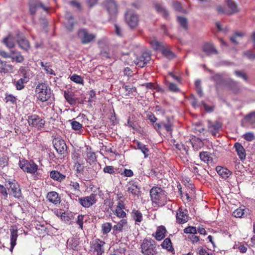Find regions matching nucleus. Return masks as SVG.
Segmentation results:
<instances>
[{"label":"nucleus","instance_id":"nucleus-1","mask_svg":"<svg viewBox=\"0 0 255 255\" xmlns=\"http://www.w3.org/2000/svg\"><path fill=\"white\" fill-rule=\"evenodd\" d=\"M150 196L153 204L162 207L167 203V193L161 188L153 186L150 190Z\"/></svg>","mask_w":255,"mask_h":255},{"label":"nucleus","instance_id":"nucleus-2","mask_svg":"<svg viewBox=\"0 0 255 255\" xmlns=\"http://www.w3.org/2000/svg\"><path fill=\"white\" fill-rule=\"evenodd\" d=\"M35 93L37 99L43 102L48 100L52 95L50 88L44 83H39L37 85Z\"/></svg>","mask_w":255,"mask_h":255},{"label":"nucleus","instance_id":"nucleus-3","mask_svg":"<svg viewBox=\"0 0 255 255\" xmlns=\"http://www.w3.org/2000/svg\"><path fill=\"white\" fill-rule=\"evenodd\" d=\"M156 243L151 239H144L141 245V252L144 255H155L157 254Z\"/></svg>","mask_w":255,"mask_h":255},{"label":"nucleus","instance_id":"nucleus-4","mask_svg":"<svg viewBox=\"0 0 255 255\" xmlns=\"http://www.w3.org/2000/svg\"><path fill=\"white\" fill-rule=\"evenodd\" d=\"M19 166L24 172L34 173L38 169V166L33 160L28 161L25 159L19 160Z\"/></svg>","mask_w":255,"mask_h":255},{"label":"nucleus","instance_id":"nucleus-5","mask_svg":"<svg viewBox=\"0 0 255 255\" xmlns=\"http://www.w3.org/2000/svg\"><path fill=\"white\" fill-rule=\"evenodd\" d=\"M53 144L58 154L63 157H65L67 146L64 140L59 138H54L53 140Z\"/></svg>","mask_w":255,"mask_h":255},{"label":"nucleus","instance_id":"nucleus-6","mask_svg":"<svg viewBox=\"0 0 255 255\" xmlns=\"http://www.w3.org/2000/svg\"><path fill=\"white\" fill-rule=\"evenodd\" d=\"M77 35L83 44L90 43L96 38V35L88 32L86 29H80L78 30Z\"/></svg>","mask_w":255,"mask_h":255},{"label":"nucleus","instance_id":"nucleus-7","mask_svg":"<svg viewBox=\"0 0 255 255\" xmlns=\"http://www.w3.org/2000/svg\"><path fill=\"white\" fill-rule=\"evenodd\" d=\"M27 122L30 126L41 129L44 126L45 121L38 115H33L28 117Z\"/></svg>","mask_w":255,"mask_h":255},{"label":"nucleus","instance_id":"nucleus-8","mask_svg":"<svg viewBox=\"0 0 255 255\" xmlns=\"http://www.w3.org/2000/svg\"><path fill=\"white\" fill-rule=\"evenodd\" d=\"M6 182H8L9 185L8 190L10 193L14 197L19 199L22 197V193L20 185L16 180H13L11 181L8 179L6 181Z\"/></svg>","mask_w":255,"mask_h":255},{"label":"nucleus","instance_id":"nucleus-9","mask_svg":"<svg viewBox=\"0 0 255 255\" xmlns=\"http://www.w3.org/2000/svg\"><path fill=\"white\" fill-rule=\"evenodd\" d=\"M125 19L127 23L130 28H134L138 24V17L131 10H128L125 14Z\"/></svg>","mask_w":255,"mask_h":255},{"label":"nucleus","instance_id":"nucleus-10","mask_svg":"<svg viewBox=\"0 0 255 255\" xmlns=\"http://www.w3.org/2000/svg\"><path fill=\"white\" fill-rule=\"evenodd\" d=\"M21 72L23 74V77L18 80L14 79L12 81V83L15 86L17 90H22L25 87L24 84L27 83L29 81V77L26 71L23 69Z\"/></svg>","mask_w":255,"mask_h":255},{"label":"nucleus","instance_id":"nucleus-11","mask_svg":"<svg viewBox=\"0 0 255 255\" xmlns=\"http://www.w3.org/2000/svg\"><path fill=\"white\" fill-rule=\"evenodd\" d=\"M17 42L20 48L25 51H28L30 47V44L27 39L19 31H17L16 34Z\"/></svg>","mask_w":255,"mask_h":255},{"label":"nucleus","instance_id":"nucleus-12","mask_svg":"<svg viewBox=\"0 0 255 255\" xmlns=\"http://www.w3.org/2000/svg\"><path fill=\"white\" fill-rule=\"evenodd\" d=\"M151 60L150 54L147 52H143L141 55L136 57L134 62L136 65L140 67H143Z\"/></svg>","mask_w":255,"mask_h":255},{"label":"nucleus","instance_id":"nucleus-13","mask_svg":"<svg viewBox=\"0 0 255 255\" xmlns=\"http://www.w3.org/2000/svg\"><path fill=\"white\" fill-rule=\"evenodd\" d=\"M96 194H91L89 196L79 198L78 201L79 203L84 207H89L96 203Z\"/></svg>","mask_w":255,"mask_h":255},{"label":"nucleus","instance_id":"nucleus-14","mask_svg":"<svg viewBox=\"0 0 255 255\" xmlns=\"http://www.w3.org/2000/svg\"><path fill=\"white\" fill-rule=\"evenodd\" d=\"M207 123L209 131L213 135L216 136L222 128V124L218 121L212 122L210 120H208Z\"/></svg>","mask_w":255,"mask_h":255},{"label":"nucleus","instance_id":"nucleus-15","mask_svg":"<svg viewBox=\"0 0 255 255\" xmlns=\"http://www.w3.org/2000/svg\"><path fill=\"white\" fill-rule=\"evenodd\" d=\"M105 7L111 16H114L117 13V6L114 0H108Z\"/></svg>","mask_w":255,"mask_h":255},{"label":"nucleus","instance_id":"nucleus-16","mask_svg":"<svg viewBox=\"0 0 255 255\" xmlns=\"http://www.w3.org/2000/svg\"><path fill=\"white\" fill-rule=\"evenodd\" d=\"M191 104L194 108H197L202 105L207 112H211L213 111V108L208 106L204 101H202L201 103H198L197 99L195 98L194 96L192 95L191 97Z\"/></svg>","mask_w":255,"mask_h":255},{"label":"nucleus","instance_id":"nucleus-17","mask_svg":"<svg viewBox=\"0 0 255 255\" xmlns=\"http://www.w3.org/2000/svg\"><path fill=\"white\" fill-rule=\"evenodd\" d=\"M29 11L32 15L35 13L36 9L39 7L42 8L44 11H47L48 10V7L45 6L42 2H33L32 0H30L29 1Z\"/></svg>","mask_w":255,"mask_h":255},{"label":"nucleus","instance_id":"nucleus-18","mask_svg":"<svg viewBox=\"0 0 255 255\" xmlns=\"http://www.w3.org/2000/svg\"><path fill=\"white\" fill-rule=\"evenodd\" d=\"M105 244V242L100 240L96 241L93 245L94 253L96 255H102L104 252L103 246Z\"/></svg>","mask_w":255,"mask_h":255},{"label":"nucleus","instance_id":"nucleus-19","mask_svg":"<svg viewBox=\"0 0 255 255\" xmlns=\"http://www.w3.org/2000/svg\"><path fill=\"white\" fill-rule=\"evenodd\" d=\"M98 44L101 48L100 55L101 57L103 58H110L111 54L109 52V47L105 45L104 41H99Z\"/></svg>","mask_w":255,"mask_h":255},{"label":"nucleus","instance_id":"nucleus-20","mask_svg":"<svg viewBox=\"0 0 255 255\" xmlns=\"http://www.w3.org/2000/svg\"><path fill=\"white\" fill-rule=\"evenodd\" d=\"M47 198L49 202L55 205L59 204L61 202V198L58 194L55 191H51L48 192Z\"/></svg>","mask_w":255,"mask_h":255},{"label":"nucleus","instance_id":"nucleus-21","mask_svg":"<svg viewBox=\"0 0 255 255\" xmlns=\"http://www.w3.org/2000/svg\"><path fill=\"white\" fill-rule=\"evenodd\" d=\"M226 4L229 8L227 11V14L232 15L239 11L237 4L233 0H227Z\"/></svg>","mask_w":255,"mask_h":255},{"label":"nucleus","instance_id":"nucleus-22","mask_svg":"<svg viewBox=\"0 0 255 255\" xmlns=\"http://www.w3.org/2000/svg\"><path fill=\"white\" fill-rule=\"evenodd\" d=\"M234 147L236 152L241 160H245L246 157V151L243 145L239 142H236L234 144Z\"/></svg>","mask_w":255,"mask_h":255},{"label":"nucleus","instance_id":"nucleus-23","mask_svg":"<svg viewBox=\"0 0 255 255\" xmlns=\"http://www.w3.org/2000/svg\"><path fill=\"white\" fill-rule=\"evenodd\" d=\"M216 170L218 174L225 179H227L232 174V172L228 169L220 166L216 167Z\"/></svg>","mask_w":255,"mask_h":255},{"label":"nucleus","instance_id":"nucleus-24","mask_svg":"<svg viewBox=\"0 0 255 255\" xmlns=\"http://www.w3.org/2000/svg\"><path fill=\"white\" fill-rule=\"evenodd\" d=\"M64 96L68 103L71 105H75L77 100H80L79 98H75L74 93L69 91H65Z\"/></svg>","mask_w":255,"mask_h":255},{"label":"nucleus","instance_id":"nucleus-25","mask_svg":"<svg viewBox=\"0 0 255 255\" xmlns=\"http://www.w3.org/2000/svg\"><path fill=\"white\" fill-rule=\"evenodd\" d=\"M65 17L67 20V22L65 24V27L68 31H71L73 29L75 25L74 17L68 12H66Z\"/></svg>","mask_w":255,"mask_h":255},{"label":"nucleus","instance_id":"nucleus-26","mask_svg":"<svg viewBox=\"0 0 255 255\" xmlns=\"http://www.w3.org/2000/svg\"><path fill=\"white\" fill-rule=\"evenodd\" d=\"M154 7L158 13L161 14L164 18L166 19L168 18L169 12L161 4L156 3L154 4Z\"/></svg>","mask_w":255,"mask_h":255},{"label":"nucleus","instance_id":"nucleus-27","mask_svg":"<svg viewBox=\"0 0 255 255\" xmlns=\"http://www.w3.org/2000/svg\"><path fill=\"white\" fill-rule=\"evenodd\" d=\"M67 246L70 249L75 251H78L80 248L79 246V240L78 239L76 238L68 239L67 241Z\"/></svg>","mask_w":255,"mask_h":255},{"label":"nucleus","instance_id":"nucleus-28","mask_svg":"<svg viewBox=\"0 0 255 255\" xmlns=\"http://www.w3.org/2000/svg\"><path fill=\"white\" fill-rule=\"evenodd\" d=\"M211 79L215 83V86L217 89L223 86L225 84V81L219 74H216L211 78Z\"/></svg>","mask_w":255,"mask_h":255},{"label":"nucleus","instance_id":"nucleus-29","mask_svg":"<svg viewBox=\"0 0 255 255\" xmlns=\"http://www.w3.org/2000/svg\"><path fill=\"white\" fill-rule=\"evenodd\" d=\"M176 219L178 223L183 224L187 222L188 220V216L186 213L182 211V210L179 208L176 214Z\"/></svg>","mask_w":255,"mask_h":255},{"label":"nucleus","instance_id":"nucleus-30","mask_svg":"<svg viewBox=\"0 0 255 255\" xmlns=\"http://www.w3.org/2000/svg\"><path fill=\"white\" fill-rule=\"evenodd\" d=\"M50 177L52 179L57 181L58 182H61L64 180L66 176L60 173L59 171L57 170H52L50 172Z\"/></svg>","mask_w":255,"mask_h":255},{"label":"nucleus","instance_id":"nucleus-31","mask_svg":"<svg viewBox=\"0 0 255 255\" xmlns=\"http://www.w3.org/2000/svg\"><path fill=\"white\" fill-rule=\"evenodd\" d=\"M10 251L11 252L16 245V241L17 238V231L14 229L10 230Z\"/></svg>","mask_w":255,"mask_h":255},{"label":"nucleus","instance_id":"nucleus-32","mask_svg":"<svg viewBox=\"0 0 255 255\" xmlns=\"http://www.w3.org/2000/svg\"><path fill=\"white\" fill-rule=\"evenodd\" d=\"M166 232L165 227L163 226H159L155 232V238L158 241H161L165 237V234Z\"/></svg>","mask_w":255,"mask_h":255},{"label":"nucleus","instance_id":"nucleus-33","mask_svg":"<svg viewBox=\"0 0 255 255\" xmlns=\"http://www.w3.org/2000/svg\"><path fill=\"white\" fill-rule=\"evenodd\" d=\"M10 58L12 61L18 63H21L24 61V57L21 53L17 51H11Z\"/></svg>","mask_w":255,"mask_h":255},{"label":"nucleus","instance_id":"nucleus-34","mask_svg":"<svg viewBox=\"0 0 255 255\" xmlns=\"http://www.w3.org/2000/svg\"><path fill=\"white\" fill-rule=\"evenodd\" d=\"M203 50L207 54V55H210L212 54H218V51L215 48L214 46L208 43L206 44L203 46Z\"/></svg>","mask_w":255,"mask_h":255},{"label":"nucleus","instance_id":"nucleus-35","mask_svg":"<svg viewBox=\"0 0 255 255\" xmlns=\"http://www.w3.org/2000/svg\"><path fill=\"white\" fill-rule=\"evenodd\" d=\"M3 42L9 48L14 47L15 45L14 38L11 34H9L7 37H5L3 39Z\"/></svg>","mask_w":255,"mask_h":255},{"label":"nucleus","instance_id":"nucleus-36","mask_svg":"<svg viewBox=\"0 0 255 255\" xmlns=\"http://www.w3.org/2000/svg\"><path fill=\"white\" fill-rule=\"evenodd\" d=\"M131 217L135 221V224H138L142 221V215L141 213L138 211L133 209L131 212Z\"/></svg>","mask_w":255,"mask_h":255},{"label":"nucleus","instance_id":"nucleus-37","mask_svg":"<svg viewBox=\"0 0 255 255\" xmlns=\"http://www.w3.org/2000/svg\"><path fill=\"white\" fill-rule=\"evenodd\" d=\"M128 191L131 193L133 195L138 196L140 195V188L134 184H131L129 183V186L128 188Z\"/></svg>","mask_w":255,"mask_h":255},{"label":"nucleus","instance_id":"nucleus-38","mask_svg":"<svg viewBox=\"0 0 255 255\" xmlns=\"http://www.w3.org/2000/svg\"><path fill=\"white\" fill-rule=\"evenodd\" d=\"M137 148L140 150L143 153L144 157L146 158L148 156V152L149 151L148 148L145 145L137 141L136 142Z\"/></svg>","mask_w":255,"mask_h":255},{"label":"nucleus","instance_id":"nucleus-39","mask_svg":"<svg viewBox=\"0 0 255 255\" xmlns=\"http://www.w3.org/2000/svg\"><path fill=\"white\" fill-rule=\"evenodd\" d=\"M193 148L195 150H198L202 147L204 145V143L202 140L199 138H195L191 141Z\"/></svg>","mask_w":255,"mask_h":255},{"label":"nucleus","instance_id":"nucleus-40","mask_svg":"<svg viewBox=\"0 0 255 255\" xmlns=\"http://www.w3.org/2000/svg\"><path fill=\"white\" fill-rule=\"evenodd\" d=\"M161 52L164 57L169 60L174 58L176 56L175 54L173 52L166 48H163L161 50Z\"/></svg>","mask_w":255,"mask_h":255},{"label":"nucleus","instance_id":"nucleus-41","mask_svg":"<svg viewBox=\"0 0 255 255\" xmlns=\"http://www.w3.org/2000/svg\"><path fill=\"white\" fill-rule=\"evenodd\" d=\"M161 246L162 248L166 249L168 251L172 252L173 251L171 241L169 238H166L161 244Z\"/></svg>","mask_w":255,"mask_h":255},{"label":"nucleus","instance_id":"nucleus-42","mask_svg":"<svg viewBox=\"0 0 255 255\" xmlns=\"http://www.w3.org/2000/svg\"><path fill=\"white\" fill-rule=\"evenodd\" d=\"M248 209L246 208H239L234 211L233 216L236 218L244 217V215L247 213Z\"/></svg>","mask_w":255,"mask_h":255},{"label":"nucleus","instance_id":"nucleus-43","mask_svg":"<svg viewBox=\"0 0 255 255\" xmlns=\"http://www.w3.org/2000/svg\"><path fill=\"white\" fill-rule=\"evenodd\" d=\"M127 220L125 219H122L117 225L114 226L113 229L117 231L121 232L122 231L124 226L127 225Z\"/></svg>","mask_w":255,"mask_h":255},{"label":"nucleus","instance_id":"nucleus-44","mask_svg":"<svg viewBox=\"0 0 255 255\" xmlns=\"http://www.w3.org/2000/svg\"><path fill=\"white\" fill-rule=\"evenodd\" d=\"M177 18V21L180 23V26L184 30H187L188 27L187 19L182 16H178Z\"/></svg>","mask_w":255,"mask_h":255},{"label":"nucleus","instance_id":"nucleus-45","mask_svg":"<svg viewBox=\"0 0 255 255\" xmlns=\"http://www.w3.org/2000/svg\"><path fill=\"white\" fill-rule=\"evenodd\" d=\"M83 161H77L74 162V167L76 168L77 173H82L84 172V166Z\"/></svg>","mask_w":255,"mask_h":255},{"label":"nucleus","instance_id":"nucleus-46","mask_svg":"<svg viewBox=\"0 0 255 255\" xmlns=\"http://www.w3.org/2000/svg\"><path fill=\"white\" fill-rule=\"evenodd\" d=\"M8 164V157L2 154L0 157V166L2 168L7 166Z\"/></svg>","mask_w":255,"mask_h":255},{"label":"nucleus","instance_id":"nucleus-47","mask_svg":"<svg viewBox=\"0 0 255 255\" xmlns=\"http://www.w3.org/2000/svg\"><path fill=\"white\" fill-rule=\"evenodd\" d=\"M102 232L103 234L109 233L112 229V225L109 223H106L102 225Z\"/></svg>","mask_w":255,"mask_h":255},{"label":"nucleus","instance_id":"nucleus-48","mask_svg":"<svg viewBox=\"0 0 255 255\" xmlns=\"http://www.w3.org/2000/svg\"><path fill=\"white\" fill-rule=\"evenodd\" d=\"M87 158L88 162L91 164L96 161V156L95 152H88L87 153Z\"/></svg>","mask_w":255,"mask_h":255},{"label":"nucleus","instance_id":"nucleus-49","mask_svg":"<svg viewBox=\"0 0 255 255\" xmlns=\"http://www.w3.org/2000/svg\"><path fill=\"white\" fill-rule=\"evenodd\" d=\"M200 159L207 163H208L210 161V156H209L208 153L207 152L203 151L200 153Z\"/></svg>","mask_w":255,"mask_h":255},{"label":"nucleus","instance_id":"nucleus-50","mask_svg":"<svg viewBox=\"0 0 255 255\" xmlns=\"http://www.w3.org/2000/svg\"><path fill=\"white\" fill-rule=\"evenodd\" d=\"M70 79L78 84H83L84 81L82 77L76 74L72 75L70 77Z\"/></svg>","mask_w":255,"mask_h":255},{"label":"nucleus","instance_id":"nucleus-51","mask_svg":"<svg viewBox=\"0 0 255 255\" xmlns=\"http://www.w3.org/2000/svg\"><path fill=\"white\" fill-rule=\"evenodd\" d=\"M103 172L105 173L114 174L116 172V171L114 166L106 165L103 169Z\"/></svg>","mask_w":255,"mask_h":255},{"label":"nucleus","instance_id":"nucleus-52","mask_svg":"<svg viewBox=\"0 0 255 255\" xmlns=\"http://www.w3.org/2000/svg\"><path fill=\"white\" fill-rule=\"evenodd\" d=\"M114 27L116 34L120 37L123 36V30L122 27L117 23L114 24Z\"/></svg>","mask_w":255,"mask_h":255},{"label":"nucleus","instance_id":"nucleus-53","mask_svg":"<svg viewBox=\"0 0 255 255\" xmlns=\"http://www.w3.org/2000/svg\"><path fill=\"white\" fill-rule=\"evenodd\" d=\"M5 99L6 100V102H9L12 104H15L16 103L17 99L11 94H6Z\"/></svg>","mask_w":255,"mask_h":255},{"label":"nucleus","instance_id":"nucleus-54","mask_svg":"<svg viewBox=\"0 0 255 255\" xmlns=\"http://www.w3.org/2000/svg\"><path fill=\"white\" fill-rule=\"evenodd\" d=\"M7 66H9L6 64V62L0 60V73H7L8 72V69H7Z\"/></svg>","mask_w":255,"mask_h":255},{"label":"nucleus","instance_id":"nucleus-55","mask_svg":"<svg viewBox=\"0 0 255 255\" xmlns=\"http://www.w3.org/2000/svg\"><path fill=\"white\" fill-rule=\"evenodd\" d=\"M197 229L195 227L189 226L184 229V233L185 234H192L195 235L197 233Z\"/></svg>","mask_w":255,"mask_h":255},{"label":"nucleus","instance_id":"nucleus-56","mask_svg":"<svg viewBox=\"0 0 255 255\" xmlns=\"http://www.w3.org/2000/svg\"><path fill=\"white\" fill-rule=\"evenodd\" d=\"M89 174L86 177V181H89V180H90L91 179H93L94 178H95L96 177V175H97V173H96L95 171L93 169H92V168H89Z\"/></svg>","mask_w":255,"mask_h":255},{"label":"nucleus","instance_id":"nucleus-57","mask_svg":"<svg viewBox=\"0 0 255 255\" xmlns=\"http://www.w3.org/2000/svg\"><path fill=\"white\" fill-rule=\"evenodd\" d=\"M245 119L250 123H255V112H253L246 115Z\"/></svg>","mask_w":255,"mask_h":255},{"label":"nucleus","instance_id":"nucleus-58","mask_svg":"<svg viewBox=\"0 0 255 255\" xmlns=\"http://www.w3.org/2000/svg\"><path fill=\"white\" fill-rule=\"evenodd\" d=\"M71 127L73 129L78 130L82 128V125L80 123L74 121L71 123Z\"/></svg>","mask_w":255,"mask_h":255},{"label":"nucleus","instance_id":"nucleus-59","mask_svg":"<svg viewBox=\"0 0 255 255\" xmlns=\"http://www.w3.org/2000/svg\"><path fill=\"white\" fill-rule=\"evenodd\" d=\"M150 44L152 47L155 50L159 49L161 46L160 43L155 39L151 40L150 41Z\"/></svg>","mask_w":255,"mask_h":255},{"label":"nucleus","instance_id":"nucleus-60","mask_svg":"<svg viewBox=\"0 0 255 255\" xmlns=\"http://www.w3.org/2000/svg\"><path fill=\"white\" fill-rule=\"evenodd\" d=\"M244 138L246 140L248 141H251L255 138V137L253 132H247L244 135Z\"/></svg>","mask_w":255,"mask_h":255},{"label":"nucleus","instance_id":"nucleus-61","mask_svg":"<svg viewBox=\"0 0 255 255\" xmlns=\"http://www.w3.org/2000/svg\"><path fill=\"white\" fill-rule=\"evenodd\" d=\"M235 74L239 77L243 78L246 81H248V78L247 75L243 71H235Z\"/></svg>","mask_w":255,"mask_h":255},{"label":"nucleus","instance_id":"nucleus-62","mask_svg":"<svg viewBox=\"0 0 255 255\" xmlns=\"http://www.w3.org/2000/svg\"><path fill=\"white\" fill-rule=\"evenodd\" d=\"M84 216L82 215H79L77 217V220L76 221L77 224L79 226V228L81 229H83V220H84Z\"/></svg>","mask_w":255,"mask_h":255},{"label":"nucleus","instance_id":"nucleus-63","mask_svg":"<svg viewBox=\"0 0 255 255\" xmlns=\"http://www.w3.org/2000/svg\"><path fill=\"white\" fill-rule=\"evenodd\" d=\"M168 89L170 91L173 92H177L179 91V89L177 87V86L173 83H169L168 86Z\"/></svg>","mask_w":255,"mask_h":255},{"label":"nucleus","instance_id":"nucleus-64","mask_svg":"<svg viewBox=\"0 0 255 255\" xmlns=\"http://www.w3.org/2000/svg\"><path fill=\"white\" fill-rule=\"evenodd\" d=\"M244 54L250 60L255 59V54L251 51L244 52Z\"/></svg>","mask_w":255,"mask_h":255}]
</instances>
